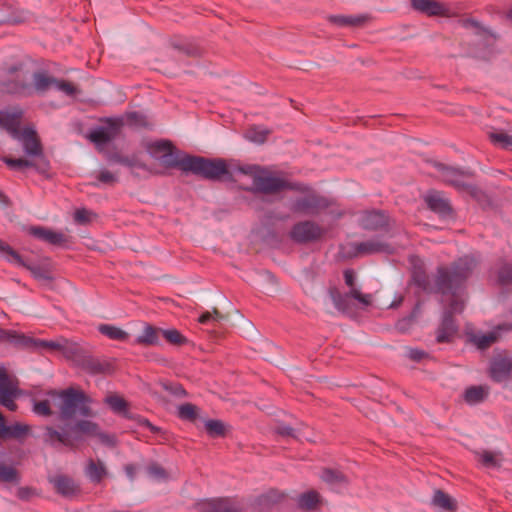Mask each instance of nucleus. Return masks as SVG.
Returning <instances> with one entry per match:
<instances>
[{
    "label": "nucleus",
    "instance_id": "1",
    "mask_svg": "<svg viewBox=\"0 0 512 512\" xmlns=\"http://www.w3.org/2000/svg\"><path fill=\"white\" fill-rule=\"evenodd\" d=\"M54 401L58 406L61 418L63 420H74L76 423L73 426L67 425V428L62 432L47 428L46 438L48 441L53 444L72 446L86 436H97L103 442L106 440L96 423L81 419L91 415L89 401L82 392L69 389L63 391L59 396L54 395Z\"/></svg>",
    "mask_w": 512,
    "mask_h": 512
},
{
    "label": "nucleus",
    "instance_id": "2",
    "mask_svg": "<svg viewBox=\"0 0 512 512\" xmlns=\"http://www.w3.org/2000/svg\"><path fill=\"white\" fill-rule=\"evenodd\" d=\"M22 111L14 108L11 111L0 110V128L5 129L21 145L25 158H5L4 162L12 169L33 167L45 171L48 167L40 140L36 131L28 126L18 129Z\"/></svg>",
    "mask_w": 512,
    "mask_h": 512
},
{
    "label": "nucleus",
    "instance_id": "3",
    "mask_svg": "<svg viewBox=\"0 0 512 512\" xmlns=\"http://www.w3.org/2000/svg\"><path fill=\"white\" fill-rule=\"evenodd\" d=\"M473 260L461 259L450 273L440 272L438 286L443 294L442 301L449 302V313H458L463 310L464 298L462 294V282L469 274Z\"/></svg>",
    "mask_w": 512,
    "mask_h": 512
},
{
    "label": "nucleus",
    "instance_id": "4",
    "mask_svg": "<svg viewBox=\"0 0 512 512\" xmlns=\"http://www.w3.org/2000/svg\"><path fill=\"white\" fill-rule=\"evenodd\" d=\"M181 170L192 172L208 179H218L227 174V168L222 160H207L202 157L182 156Z\"/></svg>",
    "mask_w": 512,
    "mask_h": 512
},
{
    "label": "nucleus",
    "instance_id": "5",
    "mask_svg": "<svg viewBox=\"0 0 512 512\" xmlns=\"http://www.w3.org/2000/svg\"><path fill=\"white\" fill-rule=\"evenodd\" d=\"M240 172L252 178L253 186L261 192H274L284 186V181L273 176L270 172L258 166L248 165L241 167Z\"/></svg>",
    "mask_w": 512,
    "mask_h": 512
},
{
    "label": "nucleus",
    "instance_id": "6",
    "mask_svg": "<svg viewBox=\"0 0 512 512\" xmlns=\"http://www.w3.org/2000/svg\"><path fill=\"white\" fill-rule=\"evenodd\" d=\"M149 154L165 167H179L181 169L182 157L174 153L168 141H156L148 146Z\"/></svg>",
    "mask_w": 512,
    "mask_h": 512
},
{
    "label": "nucleus",
    "instance_id": "7",
    "mask_svg": "<svg viewBox=\"0 0 512 512\" xmlns=\"http://www.w3.org/2000/svg\"><path fill=\"white\" fill-rule=\"evenodd\" d=\"M123 122L121 119H108L103 125L94 129L89 138L97 147L102 148L106 143L117 136Z\"/></svg>",
    "mask_w": 512,
    "mask_h": 512
},
{
    "label": "nucleus",
    "instance_id": "8",
    "mask_svg": "<svg viewBox=\"0 0 512 512\" xmlns=\"http://www.w3.org/2000/svg\"><path fill=\"white\" fill-rule=\"evenodd\" d=\"M19 394L20 391L16 383L7 376L3 368H0V403L7 409L14 411L17 408L14 400Z\"/></svg>",
    "mask_w": 512,
    "mask_h": 512
},
{
    "label": "nucleus",
    "instance_id": "9",
    "mask_svg": "<svg viewBox=\"0 0 512 512\" xmlns=\"http://www.w3.org/2000/svg\"><path fill=\"white\" fill-rule=\"evenodd\" d=\"M0 252L2 253L3 258L9 263L15 266L26 267L29 269L36 279L46 280L50 278L48 272L44 269L38 266H27L17 252L12 250L9 246L4 245L3 243H0Z\"/></svg>",
    "mask_w": 512,
    "mask_h": 512
},
{
    "label": "nucleus",
    "instance_id": "10",
    "mask_svg": "<svg viewBox=\"0 0 512 512\" xmlns=\"http://www.w3.org/2000/svg\"><path fill=\"white\" fill-rule=\"evenodd\" d=\"M412 6L415 10L431 16L451 17L453 15L447 5L435 0H412Z\"/></svg>",
    "mask_w": 512,
    "mask_h": 512
},
{
    "label": "nucleus",
    "instance_id": "11",
    "mask_svg": "<svg viewBox=\"0 0 512 512\" xmlns=\"http://www.w3.org/2000/svg\"><path fill=\"white\" fill-rule=\"evenodd\" d=\"M321 229L311 222H303L294 226L291 237L298 242H306L317 238Z\"/></svg>",
    "mask_w": 512,
    "mask_h": 512
},
{
    "label": "nucleus",
    "instance_id": "12",
    "mask_svg": "<svg viewBox=\"0 0 512 512\" xmlns=\"http://www.w3.org/2000/svg\"><path fill=\"white\" fill-rule=\"evenodd\" d=\"M344 280L346 285L350 288L349 296L357 300L362 306L366 307L371 304L372 297L370 294H363L358 288L355 287L356 274L353 270L347 269L344 271Z\"/></svg>",
    "mask_w": 512,
    "mask_h": 512
},
{
    "label": "nucleus",
    "instance_id": "13",
    "mask_svg": "<svg viewBox=\"0 0 512 512\" xmlns=\"http://www.w3.org/2000/svg\"><path fill=\"white\" fill-rule=\"evenodd\" d=\"M511 367L512 364L510 360L505 358H497L491 364V377L497 382H502L508 378Z\"/></svg>",
    "mask_w": 512,
    "mask_h": 512
},
{
    "label": "nucleus",
    "instance_id": "14",
    "mask_svg": "<svg viewBox=\"0 0 512 512\" xmlns=\"http://www.w3.org/2000/svg\"><path fill=\"white\" fill-rule=\"evenodd\" d=\"M30 233L35 237L54 245L62 244L65 241V236L62 233L41 227L31 228Z\"/></svg>",
    "mask_w": 512,
    "mask_h": 512
},
{
    "label": "nucleus",
    "instance_id": "15",
    "mask_svg": "<svg viewBox=\"0 0 512 512\" xmlns=\"http://www.w3.org/2000/svg\"><path fill=\"white\" fill-rule=\"evenodd\" d=\"M474 453L476 459L483 467L493 469L500 466L502 459L499 453L488 450H479L475 451Z\"/></svg>",
    "mask_w": 512,
    "mask_h": 512
},
{
    "label": "nucleus",
    "instance_id": "16",
    "mask_svg": "<svg viewBox=\"0 0 512 512\" xmlns=\"http://www.w3.org/2000/svg\"><path fill=\"white\" fill-rule=\"evenodd\" d=\"M85 472L93 482H100L107 474L103 462L94 460L88 461Z\"/></svg>",
    "mask_w": 512,
    "mask_h": 512
},
{
    "label": "nucleus",
    "instance_id": "17",
    "mask_svg": "<svg viewBox=\"0 0 512 512\" xmlns=\"http://www.w3.org/2000/svg\"><path fill=\"white\" fill-rule=\"evenodd\" d=\"M427 205L434 211L446 213L449 210L448 202L437 192L428 193L425 197Z\"/></svg>",
    "mask_w": 512,
    "mask_h": 512
},
{
    "label": "nucleus",
    "instance_id": "18",
    "mask_svg": "<svg viewBox=\"0 0 512 512\" xmlns=\"http://www.w3.org/2000/svg\"><path fill=\"white\" fill-rule=\"evenodd\" d=\"M321 502L320 496L315 491L303 493L298 498V506L304 510H313Z\"/></svg>",
    "mask_w": 512,
    "mask_h": 512
},
{
    "label": "nucleus",
    "instance_id": "19",
    "mask_svg": "<svg viewBox=\"0 0 512 512\" xmlns=\"http://www.w3.org/2000/svg\"><path fill=\"white\" fill-rule=\"evenodd\" d=\"M52 483L56 490L64 496H70L76 491L74 482L69 478L63 476L55 477L52 479Z\"/></svg>",
    "mask_w": 512,
    "mask_h": 512
},
{
    "label": "nucleus",
    "instance_id": "20",
    "mask_svg": "<svg viewBox=\"0 0 512 512\" xmlns=\"http://www.w3.org/2000/svg\"><path fill=\"white\" fill-rule=\"evenodd\" d=\"M487 393L486 388L482 386H473L465 391L464 399L468 404L474 405L483 401L487 396Z\"/></svg>",
    "mask_w": 512,
    "mask_h": 512
},
{
    "label": "nucleus",
    "instance_id": "21",
    "mask_svg": "<svg viewBox=\"0 0 512 512\" xmlns=\"http://www.w3.org/2000/svg\"><path fill=\"white\" fill-rule=\"evenodd\" d=\"M137 344L156 345L159 343L158 330L146 325L143 332L135 339Z\"/></svg>",
    "mask_w": 512,
    "mask_h": 512
},
{
    "label": "nucleus",
    "instance_id": "22",
    "mask_svg": "<svg viewBox=\"0 0 512 512\" xmlns=\"http://www.w3.org/2000/svg\"><path fill=\"white\" fill-rule=\"evenodd\" d=\"M385 223V216L379 211L370 212L363 218V226L368 229H377Z\"/></svg>",
    "mask_w": 512,
    "mask_h": 512
},
{
    "label": "nucleus",
    "instance_id": "23",
    "mask_svg": "<svg viewBox=\"0 0 512 512\" xmlns=\"http://www.w3.org/2000/svg\"><path fill=\"white\" fill-rule=\"evenodd\" d=\"M99 331L103 335H105L108 338L113 339V340H121V341H123V340H126L127 337H128V333L127 332H125L121 328L113 326V325H108V324L100 325L99 326Z\"/></svg>",
    "mask_w": 512,
    "mask_h": 512
},
{
    "label": "nucleus",
    "instance_id": "24",
    "mask_svg": "<svg viewBox=\"0 0 512 512\" xmlns=\"http://www.w3.org/2000/svg\"><path fill=\"white\" fill-rule=\"evenodd\" d=\"M62 393L63 392H61V393L51 392L49 394L50 395V400L35 402L34 405H33L34 413L37 414V415H40V416H47V415H49L51 413L50 405H53V406L58 408V406L55 404V401H54V395L59 396Z\"/></svg>",
    "mask_w": 512,
    "mask_h": 512
},
{
    "label": "nucleus",
    "instance_id": "25",
    "mask_svg": "<svg viewBox=\"0 0 512 512\" xmlns=\"http://www.w3.org/2000/svg\"><path fill=\"white\" fill-rule=\"evenodd\" d=\"M359 251L364 253L389 252L390 247L386 243L369 240L360 244Z\"/></svg>",
    "mask_w": 512,
    "mask_h": 512
},
{
    "label": "nucleus",
    "instance_id": "26",
    "mask_svg": "<svg viewBox=\"0 0 512 512\" xmlns=\"http://www.w3.org/2000/svg\"><path fill=\"white\" fill-rule=\"evenodd\" d=\"M491 142L504 149H512V136L502 132L494 131L489 134Z\"/></svg>",
    "mask_w": 512,
    "mask_h": 512
},
{
    "label": "nucleus",
    "instance_id": "27",
    "mask_svg": "<svg viewBox=\"0 0 512 512\" xmlns=\"http://www.w3.org/2000/svg\"><path fill=\"white\" fill-rule=\"evenodd\" d=\"M432 504L442 510H452L454 508V502L451 497L442 491H436L432 498Z\"/></svg>",
    "mask_w": 512,
    "mask_h": 512
},
{
    "label": "nucleus",
    "instance_id": "28",
    "mask_svg": "<svg viewBox=\"0 0 512 512\" xmlns=\"http://www.w3.org/2000/svg\"><path fill=\"white\" fill-rule=\"evenodd\" d=\"M268 133L266 128L255 126L246 132V138L251 142L261 144L266 140Z\"/></svg>",
    "mask_w": 512,
    "mask_h": 512
},
{
    "label": "nucleus",
    "instance_id": "29",
    "mask_svg": "<svg viewBox=\"0 0 512 512\" xmlns=\"http://www.w3.org/2000/svg\"><path fill=\"white\" fill-rule=\"evenodd\" d=\"M319 206V201L314 196H309L302 200H299L295 204V210L304 213H312L315 208Z\"/></svg>",
    "mask_w": 512,
    "mask_h": 512
},
{
    "label": "nucleus",
    "instance_id": "30",
    "mask_svg": "<svg viewBox=\"0 0 512 512\" xmlns=\"http://www.w3.org/2000/svg\"><path fill=\"white\" fill-rule=\"evenodd\" d=\"M204 426L207 433L212 437L222 436L226 431L225 424L220 420H207Z\"/></svg>",
    "mask_w": 512,
    "mask_h": 512
},
{
    "label": "nucleus",
    "instance_id": "31",
    "mask_svg": "<svg viewBox=\"0 0 512 512\" xmlns=\"http://www.w3.org/2000/svg\"><path fill=\"white\" fill-rule=\"evenodd\" d=\"M53 82H56V79L50 78L43 73H38L34 76V85L38 91L53 88Z\"/></svg>",
    "mask_w": 512,
    "mask_h": 512
},
{
    "label": "nucleus",
    "instance_id": "32",
    "mask_svg": "<svg viewBox=\"0 0 512 512\" xmlns=\"http://www.w3.org/2000/svg\"><path fill=\"white\" fill-rule=\"evenodd\" d=\"M496 340V333L476 334L473 336V343L480 349L486 348Z\"/></svg>",
    "mask_w": 512,
    "mask_h": 512
},
{
    "label": "nucleus",
    "instance_id": "33",
    "mask_svg": "<svg viewBox=\"0 0 512 512\" xmlns=\"http://www.w3.org/2000/svg\"><path fill=\"white\" fill-rule=\"evenodd\" d=\"M321 478L323 481H325L331 485L336 484V483L345 482L344 476L340 472L333 471V470L323 471Z\"/></svg>",
    "mask_w": 512,
    "mask_h": 512
},
{
    "label": "nucleus",
    "instance_id": "34",
    "mask_svg": "<svg viewBox=\"0 0 512 512\" xmlns=\"http://www.w3.org/2000/svg\"><path fill=\"white\" fill-rule=\"evenodd\" d=\"M161 333L172 344H182L185 342V338L176 329H165L161 330Z\"/></svg>",
    "mask_w": 512,
    "mask_h": 512
},
{
    "label": "nucleus",
    "instance_id": "35",
    "mask_svg": "<svg viewBox=\"0 0 512 512\" xmlns=\"http://www.w3.org/2000/svg\"><path fill=\"white\" fill-rule=\"evenodd\" d=\"M108 405L114 412L124 413L126 408L125 401L118 396H111L106 399Z\"/></svg>",
    "mask_w": 512,
    "mask_h": 512
},
{
    "label": "nucleus",
    "instance_id": "36",
    "mask_svg": "<svg viewBox=\"0 0 512 512\" xmlns=\"http://www.w3.org/2000/svg\"><path fill=\"white\" fill-rule=\"evenodd\" d=\"M53 89L63 92L67 96H72L75 94L76 89L73 85L70 83L64 82V81H58L53 82Z\"/></svg>",
    "mask_w": 512,
    "mask_h": 512
},
{
    "label": "nucleus",
    "instance_id": "37",
    "mask_svg": "<svg viewBox=\"0 0 512 512\" xmlns=\"http://www.w3.org/2000/svg\"><path fill=\"white\" fill-rule=\"evenodd\" d=\"M197 408L191 404L181 405L178 409L179 416L183 419H193L196 416Z\"/></svg>",
    "mask_w": 512,
    "mask_h": 512
},
{
    "label": "nucleus",
    "instance_id": "38",
    "mask_svg": "<svg viewBox=\"0 0 512 512\" xmlns=\"http://www.w3.org/2000/svg\"><path fill=\"white\" fill-rule=\"evenodd\" d=\"M0 479L6 482L16 480V472L12 467L0 466Z\"/></svg>",
    "mask_w": 512,
    "mask_h": 512
},
{
    "label": "nucleus",
    "instance_id": "39",
    "mask_svg": "<svg viewBox=\"0 0 512 512\" xmlns=\"http://www.w3.org/2000/svg\"><path fill=\"white\" fill-rule=\"evenodd\" d=\"M498 280L501 284H509L512 281V266L508 265L503 267L499 272Z\"/></svg>",
    "mask_w": 512,
    "mask_h": 512
},
{
    "label": "nucleus",
    "instance_id": "40",
    "mask_svg": "<svg viewBox=\"0 0 512 512\" xmlns=\"http://www.w3.org/2000/svg\"><path fill=\"white\" fill-rule=\"evenodd\" d=\"M222 316L214 310L213 312H205L199 317V322L202 324L209 323L210 321H218Z\"/></svg>",
    "mask_w": 512,
    "mask_h": 512
},
{
    "label": "nucleus",
    "instance_id": "41",
    "mask_svg": "<svg viewBox=\"0 0 512 512\" xmlns=\"http://www.w3.org/2000/svg\"><path fill=\"white\" fill-rule=\"evenodd\" d=\"M148 472H149V475L155 480H162V479L166 478L165 471L159 466H156V465L151 466L149 468Z\"/></svg>",
    "mask_w": 512,
    "mask_h": 512
},
{
    "label": "nucleus",
    "instance_id": "42",
    "mask_svg": "<svg viewBox=\"0 0 512 512\" xmlns=\"http://www.w3.org/2000/svg\"><path fill=\"white\" fill-rule=\"evenodd\" d=\"M91 213L85 209H79L74 214L75 221L79 223H84L90 220Z\"/></svg>",
    "mask_w": 512,
    "mask_h": 512
},
{
    "label": "nucleus",
    "instance_id": "43",
    "mask_svg": "<svg viewBox=\"0 0 512 512\" xmlns=\"http://www.w3.org/2000/svg\"><path fill=\"white\" fill-rule=\"evenodd\" d=\"M331 20L340 26L353 25L356 23L355 19L345 16H334L331 18Z\"/></svg>",
    "mask_w": 512,
    "mask_h": 512
},
{
    "label": "nucleus",
    "instance_id": "44",
    "mask_svg": "<svg viewBox=\"0 0 512 512\" xmlns=\"http://www.w3.org/2000/svg\"><path fill=\"white\" fill-rule=\"evenodd\" d=\"M212 503L216 507L215 512H236L235 509L226 507V502L224 500H213Z\"/></svg>",
    "mask_w": 512,
    "mask_h": 512
},
{
    "label": "nucleus",
    "instance_id": "45",
    "mask_svg": "<svg viewBox=\"0 0 512 512\" xmlns=\"http://www.w3.org/2000/svg\"><path fill=\"white\" fill-rule=\"evenodd\" d=\"M425 356V352L419 349H410L408 357L412 360L419 361Z\"/></svg>",
    "mask_w": 512,
    "mask_h": 512
},
{
    "label": "nucleus",
    "instance_id": "46",
    "mask_svg": "<svg viewBox=\"0 0 512 512\" xmlns=\"http://www.w3.org/2000/svg\"><path fill=\"white\" fill-rule=\"evenodd\" d=\"M141 115L137 112H133L127 115V122L133 125H143V122L139 120Z\"/></svg>",
    "mask_w": 512,
    "mask_h": 512
},
{
    "label": "nucleus",
    "instance_id": "47",
    "mask_svg": "<svg viewBox=\"0 0 512 512\" xmlns=\"http://www.w3.org/2000/svg\"><path fill=\"white\" fill-rule=\"evenodd\" d=\"M99 180L105 183H111L115 181V176L109 171H102Z\"/></svg>",
    "mask_w": 512,
    "mask_h": 512
},
{
    "label": "nucleus",
    "instance_id": "48",
    "mask_svg": "<svg viewBox=\"0 0 512 512\" xmlns=\"http://www.w3.org/2000/svg\"><path fill=\"white\" fill-rule=\"evenodd\" d=\"M444 324L447 325V328L450 333L455 331V327H454L453 323L450 320H448L447 318H445Z\"/></svg>",
    "mask_w": 512,
    "mask_h": 512
},
{
    "label": "nucleus",
    "instance_id": "49",
    "mask_svg": "<svg viewBox=\"0 0 512 512\" xmlns=\"http://www.w3.org/2000/svg\"><path fill=\"white\" fill-rule=\"evenodd\" d=\"M126 472H127L128 476H129L130 478H132V477H133V475H134V468H133L132 466H127V467H126Z\"/></svg>",
    "mask_w": 512,
    "mask_h": 512
},
{
    "label": "nucleus",
    "instance_id": "50",
    "mask_svg": "<svg viewBox=\"0 0 512 512\" xmlns=\"http://www.w3.org/2000/svg\"><path fill=\"white\" fill-rule=\"evenodd\" d=\"M464 25H465V26H467V27H468V26H473V27L475 26V27H476V26H477V22H475L474 20H470V19H469V20H466V21L464 22Z\"/></svg>",
    "mask_w": 512,
    "mask_h": 512
},
{
    "label": "nucleus",
    "instance_id": "51",
    "mask_svg": "<svg viewBox=\"0 0 512 512\" xmlns=\"http://www.w3.org/2000/svg\"><path fill=\"white\" fill-rule=\"evenodd\" d=\"M43 345L51 347V348L57 347V345L54 342H43Z\"/></svg>",
    "mask_w": 512,
    "mask_h": 512
},
{
    "label": "nucleus",
    "instance_id": "52",
    "mask_svg": "<svg viewBox=\"0 0 512 512\" xmlns=\"http://www.w3.org/2000/svg\"><path fill=\"white\" fill-rule=\"evenodd\" d=\"M8 333L6 331H4L3 329L0 328V338H3L7 335Z\"/></svg>",
    "mask_w": 512,
    "mask_h": 512
},
{
    "label": "nucleus",
    "instance_id": "53",
    "mask_svg": "<svg viewBox=\"0 0 512 512\" xmlns=\"http://www.w3.org/2000/svg\"><path fill=\"white\" fill-rule=\"evenodd\" d=\"M334 301H335L336 306H337L339 309H342L341 304H340L336 299H335Z\"/></svg>",
    "mask_w": 512,
    "mask_h": 512
},
{
    "label": "nucleus",
    "instance_id": "54",
    "mask_svg": "<svg viewBox=\"0 0 512 512\" xmlns=\"http://www.w3.org/2000/svg\"><path fill=\"white\" fill-rule=\"evenodd\" d=\"M438 340H439V341H443V340H444V336H443V335H441V334H440V335H438Z\"/></svg>",
    "mask_w": 512,
    "mask_h": 512
},
{
    "label": "nucleus",
    "instance_id": "55",
    "mask_svg": "<svg viewBox=\"0 0 512 512\" xmlns=\"http://www.w3.org/2000/svg\"><path fill=\"white\" fill-rule=\"evenodd\" d=\"M282 433L289 434L290 432H289V429H284V430L282 431Z\"/></svg>",
    "mask_w": 512,
    "mask_h": 512
},
{
    "label": "nucleus",
    "instance_id": "56",
    "mask_svg": "<svg viewBox=\"0 0 512 512\" xmlns=\"http://www.w3.org/2000/svg\"><path fill=\"white\" fill-rule=\"evenodd\" d=\"M9 91H11V92H16V91H17V89H16V88H9Z\"/></svg>",
    "mask_w": 512,
    "mask_h": 512
},
{
    "label": "nucleus",
    "instance_id": "57",
    "mask_svg": "<svg viewBox=\"0 0 512 512\" xmlns=\"http://www.w3.org/2000/svg\"><path fill=\"white\" fill-rule=\"evenodd\" d=\"M509 18L512 20V10L509 12Z\"/></svg>",
    "mask_w": 512,
    "mask_h": 512
}]
</instances>
